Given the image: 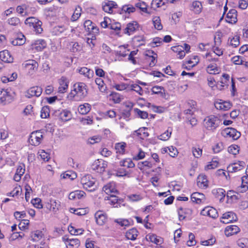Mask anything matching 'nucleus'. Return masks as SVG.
Returning a JSON list of instances; mask_svg holds the SVG:
<instances>
[{
    "label": "nucleus",
    "mask_w": 248,
    "mask_h": 248,
    "mask_svg": "<svg viewBox=\"0 0 248 248\" xmlns=\"http://www.w3.org/2000/svg\"><path fill=\"white\" fill-rule=\"evenodd\" d=\"M248 188V176H244L242 177V184L240 186L237 187L239 192H245Z\"/></svg>",
    "instance_id": "obj_26"
},
{
    "label": "nucleus",
    "mask_w": 248,
    "mask_h": 248,
    "mask_svg": "<svg viewBox=\"0 0 248 248\" xmlns=\"http://www.w3.org/2000/svg\"><path fill=\"white\" fill-rule=\"evenodd\" d=\"M126 145V144L124 142L116 143L115 145V149L116 150V152L119 153L120 154H124L125 152Z\"/></svg>",
    "instance_id": "obj_37"
},
{
    "label": "nucleus",
    "mask_w": 248,
    "mask_h": 248,
    "mask_svg": "<svg viewBox=\"0 0 248 248\" xmlns=\"http://www.w3.org/2000/svg\"><path fill=\"white\" fill-rule=\"evenodd\" d=\"M79 73L80 74L84 75L85 77H87L89 79L92 78L94 75L93 70L88 69L85 67L81 68L79 70Z\"/></svg>",
    "instance_id": "obj_29"
},
{
    "label": "nucleus",
    "mask_w": 248,
    "mask_h": 248,
    "mask_svg": "<svg viewBox=\"0 0 248 248\" xmlns=\"http://www.w3.org/2000/svg\"><path fill=\"white\" fill-rule=\"evenodd\" d=\"M122 10L125 12V13L130 14L135 12L136 8L132 5H125L123 6Z\"/></svg>",
    "instance_id": "obj_59"
},
{
    "label": "nucleus",
    "mask_w": 248,
    "mask_h": 248,
    "mask_svg": "<svg viewBox=\"0 0 248 248\" xmlns=\"http://www.w3.org/2000/svg\"><path fill=\"white\" fill-rule=\"evenodd\" d=\"M56 113L58 114L60 118L63 121H67L70 119V112L67 110H63L61 111L58 110Z\"/></svg>",
    "instance_id": "obj_33"
},
{
    "label": "nucleus",
    "mask_w": 248,
    "mask_h": 248,
    "mask_svg": "<svg viewBox=\"0 0 248 248\" xmlns=\"http://www.w3.org/2000/svg\"><path fill=\"white\" fill-rule=\"evenodd\" d=\"M25 67L30 70L34 71L37 69L38 63L34 60H29L27 61Z\"/></svg>",
    "instance_id": "obj_36"
},
{
    "label": "nucleus",
    "mask_w": 248,
    "mask_h": 248,
    "mask_svg": "<svg viewBox=\"0 0 248 248\" xmlns=\"http://www.w3.org/2000/svg\"><path fill=\"white\" fill-rule=\"evenodd\" d=\"M148 53L146 54V56L149 57V60L150 61L149 65L150 67H153L155 65L157 61L156 60V57L152 56V55L154 53V52L152 50L148 51Z\"/></svg>",
    "instance_id": "obj_46"
},
{
    "label": "nucleus",
    "mask_w": 248,
    "mask_h": 248,
    "mask_svg": "<svg viewBox=\"0 0 248 248\" xmlns=\"http://www.w3.org/2000/svg\"><path fill=\"white\" fill-rule=\"evenodd\" d=\"M134 111L141 119H146L148 116V113L146 111L140 110L139 108H135Z\"/></svg>",
    "instance_id": "obj_63"
},
{
    "label": "nucleus",
    "mask_w": 248,
    "mask_h": 248,
    "mask_svg": "<svg viewBox=\"0 0 248 248\" xmlns=\"http://www.w3.org/2000/svg\"><path fill=\"white\" fill-rule=\"evenodd\" d=\"M82 11L81 8L79 6H77L75 10V11L72 16L71 20L75 21L77 20L81 16V12Z\"/></svg>",
    "instance_id": "obj_41"
},
{
    "label": "nucleus",
    "mask_w": 248,
    "mask_h": 248,
    "mask_svg": "<svg viewBox=\"0 0 248 248\" xmlns=\"http://www.w3.org/2000/svg\"><path fill=\"white\" fill-rule=\"evenodd\" d=\"M68 230L69 232L72 235H81L84 232V230L81 229H76L72 226L68 227Z\"/></svg>",
    "instance_id": "obj_50"
},
{
    "label": "nucleus",
    "mask_w": 248,
    "mask_h": 248,
    "mask_svg": "<svg viewBox=\"0 0 248 248\" xmlns=\"http://www.w3.org/2000/svg\"><path fill=\"white\" fill-rule=\"evenodd\" d=\"M212 193L221 202L224 200L225 196V191L222 188L214 189L212 190Z\"/></svg>",
    "instance_id": "obj_27"
},
{
    "label": "nucleus",
    "mask_w": 248,
    "mask_h": 248,
    "mask_svg": "<svg viewBox=\"0 0 248 248\" xmlns=\"http://www.w3.org/2000/svg\"><path fill=\"white\" fill-rule=\"evenodd\" d=\"M192 213V210L189 208L180 207L178 210V214L180 220H182L187 217H190Z\"/></svg>",
    "instance_id": "obj_12"
},
{
    "label": "nucleus",
    "mask_w": 248,
    "mask_h": 248,
    "mask_svg": "<svg viewBox=\"0 0 248 248\" xmlns=\"http://www.w3.org/2000/svg\"><path fill=\"white\" fill-rule=\"evenodd\" d=\"M120 50L117 51L116 55L119 56L125 57L127 55V52L129 50H126L124 46H120Z\"/></svg>",
    "instance_id": "obj_57"
},
{
    "label": "nucleus",
    "mask_w": 248,
    "mask_h": 248,
    "mask_svg": "<svg viewBox=\"0 0 248 248\" xmlns=\"http://www.w3.org/2000/svg\"><path fill=\"white\" fill-rule=\"evenodd\" d=\"M239 38V36L237 35L233 37L232 38H230L229 39V41H230V45L234 47H236L240 44Z\"/></svg>",
    "instance_id": "obj_53"
},
{
    "label": "nucleus",
    "mask_w": 248,
    "mask_h": 248,
    "mask_svg": "<svg viewBox=\"0 0 248 248\" xmlns=\"http://www.w3.org/2000/svg\"><path fill=\"white\" fill-rule=\"evenodd\" d=\"M192 6L197 13L201 12L202 8L201 2L199 0H194L193 1Z\"/></svg>",
    "instance_id": "obj_52"
},
{
    "label": "nucleus",
    "mask_w": 248,
    "mask_h": 248,
    "mask_svg": "<svg viewBox=\"0 0 248 248\" xmlns=\"http://www.w3.org/2000/svg\"><path fill=\"white\" fill-rule=\"evenodd\" d=\"M221 134L225 138H231L233 140H237L241 136L240 132L232 127H228L223 129Z\"/></svg>",
    "instance_id": "obj_5"
},
{
    "label": "nucleus",
    "mask_w": 248,
    "mask_h": 248,
    "mask_svg": "<svg viewBox=\"0 0 248 248\" xmlns=\"http://www.w3.org/2000/svg\"><path fill=\"white\" fill-rule=\"evenodd\" d=\"M138 24L136 21H133L132 22L127 24L126 27L124 30V33L130 35L133 33L138 28Z\"/></svg>",
    "instance_id": "obj_18"
},
{
    "label": "nucleus",
    "mask_w": 248,
    "mask_h": 248,
    "mask_svg": "<svg viewBox=\"0 0 248 248\" xmlns=\"http://www.w3.org/2000/svg\"><path fill=\"white\" fill-rule=\"evenodd\" d=\"M41 159L45 161H48L50 158L49 154L44 150H40L38 152Z\"/></svg>",
    "instance_id": "obj_56"
},
{
    "label": "nucleus",
    "mask_w": 248,
    "mask_h": 248,
    "mask_svg": "<svg viewBox=\"0 0 248 248\" xmlns=\"http://www.w3.org/2000/svg\"><path fill=\"white\" fill-rule=\"evenodd\" d=\"M91 109V106L88 103H85L83 105H80L78 107V112L81 114H86L88 113Z\"/></svg>",
    "instance_id": "obj_35"
},
{
    "label": "nucleus",
    "mask_w": 248,
    "mask_h": 248,
    "mask_svg": "<svg viewBox=\"0 0 248 248\" xmlns=\"http://www.w3.org/2000/svg\"><path fill=\"white\" fill-rule=\"evenodd\" d=\"M135 6L139 8L142 12L146 13H147V5L145 2L140 1L135 4Z\"/></svg>",
    "instance_id": "obj_54"
},
{
    "label": "nucleus",
    "mask_w": 248,
    "mask_h": 248,
    "mask_svg": "<svg viewBox=\"0 0 248 248\" xmlns=\"http://www.w3.org/2000/svg\"><path fill=\"white\" fill-rule=\"evenodd\" d=\"M221 123L219 118L214 115L207 117L204 120V126L208 130L214 131Z\"/></svg>",
    "instance_id": "obj_2"
},
{
    "label": "nucleus",
    "mask_w": 248,
    "mask_h": 248,
    "mask_svg": "<svg viewBox=\"0 0 248 248\" xmlns=\"http://www.w3.org/2000/svg\"><path fill=\"white\" fill-rule=\"evenodd\" d=\"M96 84L98 86V88L101 92L106 91L107 87L105 85L103 80L101 78H96L95 80Z\"/></svg>",
    "instance_id": "obj_47"
},
{
    "label": "nucleus",
    "mask_w": 248,
    "mask_h": 248,
    "mask_svg": "<svg viewBox=\"0 0 248 248\" xmlns=\"http://www.w3.org/2000/svg\"><path fill=\"white\" fill-rule=\"evenodd\" d=\"M207 72L210 74H216L219 73V69L216 64H210L206 68Z\"/></svg>",
    "instance_id": "obj_44"
},
{
    "label": "nucleus",
    "mask_w": 248,
    "mask_h": 248,
    "mask_svg": "<svg viewBox=\"0 0 248 248\" xmlns=\"http://www.w3.org/2000/svg\"><path fill=\"white\" fill-rule=\"evenodd\" d=\"M25 36L22 34H20L16 38L14 39L11 43L14 46H21L25 44Z\"/></svg>",
    "instance_id": "obj_34"
},
{
    "label": "nucleus",
    "mask_w": 248,
    "mask_h": 248,
    "mask_svg": "<svg viewBox=\"0 0 248 248\" xmlns=\"http://www.w3.org/2000/svg\"><path fill=\"white\" fill-rule=\"evenodd\" d=\"M225 20L229 23H236L237 21L236 10L233 9H231L227 13Z\"/></svg>",
    "instance_id": "obj_15"
},
{
    "label": "nucleus",
    "mask_w": 248,
    "mask_h": 248,
    "mask_svg": "<svg viewBox=\"0 0 248 248\" xmlns=\"http://www.w3.org/2000/svg\"><path fill=\"white\" fill-rule=\"evenodd\" d=\"M43 138L42 132L41 131H34L31 133L29 142L32 145L38 146L41 143Z\"/></svg>",
    "instance_id": "obj_6"
},
{
    "label": "nucleus",
    "mask_w": 248,
    "mask_h": 248,
    "mask_svg": "<svg viewBox=\"0 0 248 248\" xmlns=\"http://www.w3.org/2000/svg\"><path fill=\"white\" fill-rule=\"evenodd\" d=\"M245 163L244 161H238V162L230 164L227 170L229 172H234L242 170L245 166Z\"/></svg>",
    "instance_id": "obj_11"
},
{
    "label": "nucleus",
    "mask_w": 248,
    "mask_h": 248,
    "mask_svg": "<svg viewBox=\"0 0 248 248\" xmlns=\"http://www.w3.org/2000/svg\"><path fill=\"white\" fill-rule=\"evenodd\" d=\"M28 7L29 6L26 4H22L21 5H19L16 8V11L21 15L23 16H25L28 12Z\"/></svg>",
    "instance_id": "obj_40"
},
{
    "label": "nucleus",
    "mask_w": 248,
    "mask_h": 248,
    "mask_svg": "<svg viewBox=\"0 0 248 248\" xmlns=\"http://www.w3.org/2000/svg\"><path fill=\"white\" fill-rule=\"evenodd\" d=\"M46 46V42L44 40H38L32 45V49L37 51H42Z\"/></svg>",
    "instance_id": "obj_25"
},
{
    "label": "nucleus",
    "mask_w": 248,
    "mask_h": 248,
    "mask_svg": "<svg viewBox=\"0 0 248 248\" xmlns=\"http://www.w3.org/2000/svg\"><path fill=\"white\" fill-rule=\"evenodd\" d=\"M215 106L218 109L227 110L231 108L232 104L230 102L224 101L219 103L216 102L215 104Z\"/></svg>",
    "instance_id": "obj_28"
},
{
    "label": "nucleus",
    "mask_w": 248,
    "mask_h": 248,
    "mask_svg": "<svg viewBox=\"0 0 248 248\" xmlns=\"http://www.w3.org/2000/svg\"><path fill=\"white\" fill-rule=\"evenodd\" d=\"M85 193L83 191L76 190L71 192L69 195V199L74 200L80 199L85 197Z\"/></svg>",
    "instance_id": "obj_23"
},
{
    "label": "nucleus",
    "mask_w": 248,
    "mask_h": 248,
    "mask_svg": "<svg viewBox=\"0 0 248 248\" xmlns=\"http://www.w3.org/2000/svg\"><path fill=\"white\" fill-rule=\"evenodd\" d=\"M25 23L31 28H32L36 33H41L43 31L42 28V22L34 17L27 18Z\"/></svg>",
    "instance_id": "obj_4"
},
{
    "label": "nucleus",
    "mask_w": 248,
    "mask_h": 248,
    "mask_svg": "<svg viewBox=\"0 0 248 248\" xmlns=\"http://www.w3.org/2000/svg\"><path fill=\"white\" fill-rule=\"evenodd\" d=\"M80 181L83 188L86 190L93 191L96 188L95 179L90 174L83 176Z\"/></svg>",
    "instance_id": "obj_3"
},
{
    "label": "nucleus",
    "mask_w": 248,
    "mask_h": 248,
    "mask_svg": "<svg viewBox=\"0 0 248 248\" xmlns=\"http://www.w3.org/2000/svg\"><path fill=\"white\" fill-rule=\"evenodd\" d=\"M11 99V95L7 89H3L0 91V101L1 103L9 102Z\"/></svg>",
    "instance_id": "obj_21"
},
{
    "label": "nucleus",
    "mask_w": 248,
    "mask_h": 248,
    "mask_svg": "<svg viewBox=\"0 0 248 248\" xmlns=\"http://www.w3.org/2000/svg\"><path fill=\"white\" fill-rule=\"evenodd\" d=\"M171 132L172 128L169 127L164 133L159 136V139L162 140H167L170 138Z\"/></svg>",
    "instance_id": "obj_48"
},
{
    "label": "nucleus",
    "mask_w": 248,
    "mask_h": 248,
    "mask_svg": "<svg viewBox=\"0 0 248 248\" xmlns=\"http://www.w3.org/2000/svg\"><path fill=\"white\" fill-rule=\"evenodd\" d=\"M88 94L86 85L83 82H78L74 85V89L71 92L70 97H73L76 101L83 99Z\"/></svg>",
    "instance_id": "obj_1"
},
{
    "label": "nucleus",
    "mask_w": 248,
    "mask_h": 248,
    "mask_svg": "<svg viewBox=\"0 0 248 248\" xmlns=\"http://www.w3.org/2000/svg\"><path fill=\"white\" fill-rule=\"evenodd\" d=\"M218 164V162L217 160H215V158H213L211 162H210L208 165H207L205 167V170H211L214 169L216 168Z\"/></svg>",
    "instance_id": "obj_55"
},
{
    "label": "nucleus",
    "mask_w": 248,
    "mask_h": 248,
    "mask_svg": "<svg viewBox=\"0 0 248 248\" xmlns=\"http://www.w3.org/2000/svg\"><path fill=\"white\" fill-rule=\"evenodd\" d=\"M117 4L113 1H108L102 3V9L106 13H111L112 9L116 8Z\"/></svg>",
    "instance_id": "obj_19"
},
{
    "label": "nucleus",
    "mask_w": 248,
    "mask_h": 248,
    "mask_svg": "<svg viewBox=\"0 0 248 248\" xmlns=\"http://www.w3.org/2000/svg\"><path fill=\"white\" fill-rule=\"evenodd\" d=\"M50 109L48 106H46L42 108L40 116L42 118L46 119L49 116Z\"/></svg>",
    "instance_id": "obj_49"
},
{
    "label": "nucleus",
    "mask_w": 248,
    "mask_h": 248,
    "mask_svg": "<svg viewBox=\"0 0 248 248\" xmlns=\"http://www.w3.org/2000/svg\"><path fill=\"white\" fill-rule=\"evenodd\" d=\"M60 207V202L55 200H50L48 203L47 208H49L52 212L56 213Z\"/></svg>",
    "instance_id": "obj_24"
},
{
    "label": "nucleus",
    "mask_w": 248,
    "mask_h": 248,
    "mask_svg": "<svg viewBox=\"0 0 248 248\" xmlns=\"http://www.w3.org/2000/svg\"><path fill=\"white\" fill-rule=\"evenodd\" d=\"M239 228L236 225H230L227 226L225 230L226 235L229 236L236 234L240 232Z\"/></svg>",
    "instance_id": "obj_20"
},
{
    "label": "nucleus",
    "mask_w": 248,
    "mask_h": 248,
    "mask_svg": "<svg viewBox=\"0 0 248 248\" xmlns=\"http://www.w3.org/2000/svg\"><path fill=\"white\" fill-rule=\"evenodd\" d=\"M222 219L226 220H221V222L224 223H228L236 221L237 220V217L234 213L228 212L223 214Z\"/></svg>",
    "instance_id": "obj_10"
},
{
    "label": "nucleus",
    "mask_w": 248,
    "mask_h": 248,
    "mask_svg": "<svg viewBox=\"0 0 248 248\" xmlns=\"http://www.w3.org/2000/svg\"><path fill=\"white\" fill-rule=\"evenodd\" d=\"M108 166V162L102 159L95 160L92 164L91 169L97 172H104Z\"/></svg>",
    "instance_id": "obj_7"
},
{
    "label": "nucleus",
    "mask_w": 248,
    "mask_h": 248,
    "mask_svg": "<svg viewBox=\"0 0 248 248\" xmlns=\"http://www.w3.org/2000/svg\"><path fill=\"white\" fill-rule=\"evenodd\" d=\"M101 140V137L99 136H94L88 139V142L90 144L98 143Z\"/></svg>",
    "instance_id": "obj_64"
},
{
    "label": "nucleus",
    "mask_w": 248,
    "mask_h": 248,
    "mask_svg": "<svg viewBox=\"0 0 248 248\" xmlns=\"http://www.w3.org/2000/svg\"><path fill=\"white\" fill-rule=\"evenodd\" d=\"M0 59L5 62L10 63L14 59L8 50H4L0 52Z\"/></svg>",
    "instance_id": "obj_16"
},
{
    "label": "nucleus",
    "mask_w": 248,
    "mask_h": 248,
    "mask_svg": "<svg viewBox=\"0 0 248 248\" xmlns=\"http://www.w3.org/2000/svg\"><path fill=\"white\" fill-rule=\"evenodd\" d=\"M103 190L107 194L110 195L118 192L114 185L111 184H108L104 186Z\"/></svg>",
    "instance_id": "obj_31"
},
{
    "label": "nucleus",
    "mask_w": 248,
    "mask_h": 248,
    "mask_svg": "<svg viewBox=\"0 0 248 248\" xmlns=\"http://www.w3.org/2000/svg\"><path fill=\"white\" fill-rule=\"evenodd\" d=\"M58 82L59 84L58 92L61 93H65L68 87L69 81L68 79L64 77H62L59 79Z\"/></svg>",
    "instance_id": "obj_9"
},
{
    "label": "nucleus",
    "mask_w": 248,
    "mask_h": 248,
    "mask_svg": "<svg viewBox=\"0 0 248 248\" xmlns=\"http://www.w3.org/2000/svg\"><path fill=\"white\" fill-rule=\"evenodd\" d=\"M198 185L199 183L203 185V186H207V179L205 175H200L198 177Z\"/></svg>",
    "instance_id": "obj_60"
},
{
    "label": "nucleus",
    "mask_w": 248,
    "mask_h": 248,
    "mask_svg": "<svg viewBox=\"0 0 248 248\" xmlns=\"http://www.w3.org/2000/svg\"><path fill=\"white\" fill-rule=\"evenodd\" d=\"M146 239L147 240L156 245L161 244L162 241L160 237H158L155 234H154L148 235L146 237Z\"/></svg>",
    "instance_id": "obj_39"
},
{
    "label": "nucleus",
    "mask_w": 248,
    "mask_h": 248,
    "mask_svg": "<svg viewBox=\"0 0 248 248\" xmlns=\"http://www.w3.org/2000/svg\"><path fill=\"white\" fill-rule=\"evenodd\" d=\"M201 214L203 216H208L213 218H216L218 217L217 210L213 207H205L202 211Z\"/></svg>",
    "instance_id": "obj_14"
},
{
    "label": "nucleus",
    "mask_w": 248,
    "mask_h": 248,
    "mask_svg": "<svg viewBox=\"0 0 248 248\" xmlns=\"http://www.w3.org/2000/svg\"><path fill=\"white\" fill-rule=\"evenodd\" d=\"M42 93V89L39 86H34L30 88L26 92L25 96L30 98L32 96H39Z\"/></svg>",
    "instance_id": "obj_8"
},
{
    "label": "nucleus",
    "mask_w": 248,
    "mask_h": 248,
    "mask_svg": "<svg viewBox=\"0 0 248 248\" xmlns=\"http://www.w3.org/2000/svg\"><path fill=\"white\" fill-rule=\"evenodd\" d=\"M237 244L242 248H248V238H241L238 240Z\"/></svg>",
    "instance_id": "obj_51"
},
{
    "label": "nucleus",
    "mask_w": 248,
    "mask_h": 248,
    "mask_svg": "<svg viewBox=\"0 0 248 248\" xmlns=\"http://www.w3.org/2000/svg\"><path fill=\"white\" fill-rule=\"evenodd\" d=\"M66 28L64 26H57L53 28V32L55 34H59L63 32L66 30Z\"/></svg>",
    "instance_id": "obj_62"
},
{
    "label": "nucleus",
    "mask_w": 248,
    "mask_h": 248,
    "mask_svg": "<svg viewBox=\"0 0 248 248\" xmlns=\"http://www.w3.org/2000/svg\"><path fill=\"white\" fill-rule=\"evenodd\" d=\"M43 235L42 231L37 230L31 233V237L33 241L37 242L42 238Z\"/></svg>",
    "instance_id": "obj_42"
},
{
    "label": "nucleus",
    "mask_w": 248,
    "mask_h": 248,
    "mask_svg": "<svg viewBox=\"0 0 248 248\" xmlns=\"http://www.w3.org/2000/svg\"><path fill=\"white\" fill-rule=\"evenodd\" d=\"M95 218L97 224L99 225H103L106 220V216L101 211H98L95 214Z\"/></svg>",
    "instance_id": "obj_30"
},
{
    "label": "nucleus",
    "mask_w": 248,
    "mask_h": 248,
    "mask_svg": "<svg viewBox=\"0 0 248 248\" xmlns=\"http://www.w3.org/2000/svg\"><path fill=\"white\" fill-rule=\"evenodd\" d=\"M138 230L136 228H132L126 232L125 236L128 239L135 240L138 236Z\"/></svg>",
    "instance_id": "obj_32"
},
{
    "label": "nucleus",
    "mask_w": 248,
    "mask_h": 248,
    "mask_svg": "<svg viewBox=\"0 0 248 248\" xmlns=\"http://www.w3.org/2000/svg\"><path fill=\"white\" fill-rule=\"evenodd\" d=\"M105 200L109 201V203L113 205L114 207H118V197L114 195H110L109 196L106 197Z\"/></svg>",
    "instance_id": "obj_38"
},
{
    "label": "nucleus",
    "mask_w": 248,
    "mask_h": 248,
    "mask_svg": "<svg viewBox=\"0 0 248 248\" xmlns=\"http://www.w3.org/2000/svg\"><path fill=\"white\" fill-rule=\"evenodd\" d=\"M145 167L151 168L152 167V164L148 161L140 162L138 164V167L140 170H143Z\"/></svg>",
    "instance_id": "obj_58"
},
{
    "label": "nucleus",
    "mask_w": 248,
    "mask_h": 248,
    "mask_svg": "<svg viewBox=\"0 0 248 248\" xmlns=\"http://www.w3.org/2000/svg\"><path fill=\"white\" fill-rule=\"evenodd\" d=\"M63 239L67 248H78L80 245V241L78 239Z\"/></svg>",
    "instance_id": "obj_17"
},
{
    "label": "nucleus",
    "mask_w": 248,
    "mask_h": 248,
    "mask_svg": "<svg viewBox=\"0 0 248 248\" xmlns=\"http://www.w3.org/2000/svg\"><path fill=\"white\" fill-rule=\"evenodd\" d=\"M153 22L155 28L157 30H161L163 26L161 23V19L159 16H155L153 18Z\"/></svg>",
    "instance_id": "obj_45"
},
{
    "label": "nucleus",
    "mask_w": 248,
    "mask_h": 248,
    "mask_svg": "<svg viewBox=\"0 0 248 248\" xmlns=\"http://www.w3.org/2000/svg\"><path fill=\"white\" fill-rule=\"evenodd\" d=\"M191 199L193 202L197 203H204L206 202L205 195L199 192H194L191 195Z\"/></svg>",
    "instance_id": "obj_13"
},
{
    "label": "nucleus",
    "mask_w": 248,
    "mask_h": 248,
    "mask_svg": "<svg viewBox=\"0 0 248 248\" xmlns=\"http://www.w3.org/2000/svg\"><path fill=\"white\" fill-rule=\"evenodd\" d=\"M228 152L232 155H236L239 153V147L236 145H232L228 147Z\"/></svg>",
    "instance_id": "obj_61"
},
{
    "label": "nucleus",
    "mask_w": 248,
    "mask_h": 248,
    "mask_svg": "<svg viewBox=\"0 0 248 248\" xmlns=\"http://www.w3.org/2000/svg\"><path fill=\"white\" fill-rule=\"evenodd\" d=\"M120 165L123 167H126L128 168H132L135 167V164L130 158L125 159L120 162Z\"/></svg>",
    "instance_id": "obj_43"
},
{
    "label": "nucleus",
    "mask_w": 248,
    "mask_h": 248,
    "mask_svg": "<svg viewBox=\"0 0 248 248\" xmlns=\"http://www.w3.org/2000/svg\"><path fill=\"white\" fill-rule=\"evenodd\" d=\"M84 26L85 30L88 32H93V33H97L98 31V29L95 27L93 22L90 20H86L84 23Z\"/></svg>",
    "instance_id": "obj_22"
}]
</instances>
